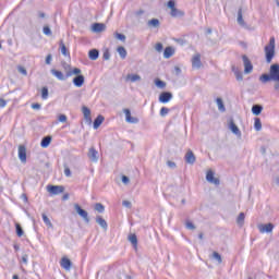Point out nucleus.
<instances>
[{"label": "nucleus", "mask_w": 279, "mask_h": 279, "mask_svg": "<svg viewBox=\"0 0 279 279\" xmlns=\"http://www.w3.org/2000/svg\"><path fill=\"white\" fill-rule=\"evenodd\" d=\"M66 77H72V75H75L73 78V84L76 86V88H82L84 86L85 77L82 75V70L78 68H71V65L65 69Z\"/></svg>", "instance_id": "nucleus-1"}, {"label": "nucleus", "mask_w": 279, "mask_h": 279, "mask_svg": "<svg viewBox=\"0 0 279 279\" xmlns=\"http://www.w3.org/2000/svg\"><path fill=\"white\" fill-rule=\"evenodd\" d=\"M266 61L269 63L274 60V56H276V38L271 37L269 43L264 48Z\"/></svg>", "instance_id": "nucleus-2"}, {"label": "nucleus", "mask_w": 279, "mask_h": 279, "mask_svg": "<svg viewBox=\"0 0 279 279\" xmlns=\"http://www.w3.org/2000/svg\"><path fill=\"white\" fill-rule=\"evenodd\" d=\"M191 64L193 71H202L204 63L202 62V53L195 52L191 58Z\"/></svg>", "instance_id": "nucleus-3"}, {"label": "nucleus", "mask_w": 279, "mask_h": 279, "mask_svg": "<svg viewBox=\"0 0 279 279\" xmlns=\"http://www.w3.org/2000/svg\"><path fill=\"white\" fill-rule=\"evenodd\" d=\"M167 8L170 10V16L173 19H182V16H184V11L175 8L174 0L168 1Z\"/></svg>", "instance_id": "nucleus-4"}, {"label": "nucleus", "mask_w": 279, "mask_h": 279, "mask_svg": "<svg viewBox=\"0 0 279 279\" xmlns=\"http://www.w3.org/2000/svg\"><path fill=\"white\" fill-rule=\"evenodd\" d=\"M227 125L228 130H230V132L233 133L236 138H243V133L241 132V129H239V125H236V122H234V119H229L227 121Z\"/></svg>", "instance_id": "nucleus-5"}, {"label": "nucleus", "mask_w": 279, "mask_h": 279, "mask_svg": "<svg viewBox=\"0 0 279 279\" xmlns=\"http://www.w3.org/2000/svg\"><path fill=\"white\" fill-rule=\"evenodd\" d=\"M276 226L272 222H262L257 225V230L260 234H274Z\"/></svg>", "instance_id": "nucleus-6"}, {"label": "nucleus", "mask_w": 279, "mask_h": 279, "mask_svg": "<svg viewBox=\"0 0 279 279\" xmlns=\"http://www.w3.org/2000/svg\"><path fill=\"white\" fill-rule=\"evenodd\" d=\"M122 112L124 114L125 123H129L131 125H136L137 123H140L141 120L138 119V117L132 114V110L124 108Z\"/></svg>", "instance_id": "nucleus-7"}, {"label": "nucleus", "mask_w": 279, "mask_h": 279, "mask_svg": "<svg viewBox=\"0 0 279 279\" xmlns=\"http://www.w3.org/2000/svg\"><path fill=\"white\" fill-rule=\"evenodd\" d=\"M74 210L78 217L83 218L85 223H90V218L88 217V211H86L80 204H74Z\"/></svg>", "instance_id": "nucleus-8"}, {"label": "nucleus", "mask_w": 279, "mask_h": 279, "mask_svg": "<svg viewBox=\"0 0 279 279\" xmlns=\"http://www.w3.org/2000/svg\"><path fill=\"white\" fill-rule=\"evenodd\" d=\"M242 62L244 66V74L250 75L254 71V65L252 64V61L250 58L245 54L242 56Z\"/></svg>", "instance_id": "nucleus-9"}, {"label": "nucleus", "mask_w": 279, "mask_h": 279, "mask_svg": "<svg viewBox=\"0 0 279 279\" xmlns=\"http://www.w3.org/2000/svg\"><path fill=\"white\" fill-rule=\"evenodd\" d=\"M46 191L49 193V195H62V193H64V186L47 185Z\"/></svg>", "instance_id": "nucleus-10"}, {"label": "nucleus", "mask_w": 279, "mask_h": 279, "mask_svg": "<svg viewBox=\"0 0 279 279\" xmlns=\"http://www.w3.org/2000/svg\"><path fill=\"white\" fill-rule=\"evenodd\" d=\"M206 180L209 182V184H215V186H219L220 184L219 177H217L213 170H207Z\"/></svg>", "instance_id": "nucleus-11"}, {"label": "nucleus", "mask_w": 279, "mask_h": 279, "mask_svg": "<svg viewBox=\"0 0 279 279\" xmlns=\"http://www.w3.org/2000/svg\"><path fill=\"white\" fill-rule=\"evenodd\" d=\"M125 82H129L130 84H138L143 82V76L138 73H129L125 76Z\"/></svg>", "instance_id": "nucleus-12"}, {"label": "nucleus", "mask_w": 279, "mask_h": 279, "mask_svg": "<svg viewBox=\"0 0 279 279\" xmlns=\"http://www.w3.org/2000/svg\"><path fill=\"white\" fill-rule=\"evenodd\" d=\"M269 73L272 82H279V64L278 63H274L270 65Z\"/></svg>", "instance_id": "nucleus-13"}, {"label": "nucleus", "mask_w": 279, "mask_h": 279, "mask_svg": "<svg viewBox=\"0 0 279 279\" xmlns=\"http://www.w3.org/2000/svg\"><path fill=\"white\" fill-rule=\"evenodd\" d=\"M81 110H82L85 121L88 123V125H92L93 124V116L90 113V108L83 106L81 108Z\"/></svg>", "instance_id": "nucleus-14"}, {"label": "nucleus", "mask_w": 279, "mask_h": 279, "mask_svg": "<svg viewBox=\"0 0 279 279\" xmlns=\"http://www.w3.org/2000/svg\"><path fill=\"white\" fill-rule=\"evenodd\" d=\"M17 154L21 162H27V148L24 145L19 146Z\"/></svg>", "instance_id": "nucleus-15"}, {"label": "nucleus", "mask_w": 279, "mask_h": 279, "mask_svg": "<svg viewBox=\"0 0 279 279\" xmlns=\"http://www.w3.org/2000/svg\"><path fill=\"white\" fill-rule=\"evenodd\" d=\"M87 156L90 162H99V151L94 147L89 148Z\"/></svg>", "instance_id": "nucleus-16"}, {"label": "nucleus", "mask_w": 279, "mask_h": 279, "mask_svg": "<svg viewBox=\"0 0 279 279\" xmlns=\"http://www.w3.org/2000/svg\"><path fill=\"white\" fill-rule=\"evenodd\" d=\"M244 12L243 8H239L236 22L240 27H247V23L245 22V19H243Z\"/></svg>", "instance_id": "nucleus-17"}, {"label": "nucleus", "mask_w": 279, "mask_h": 279, "mask_svg": "<svg viewBox=\"0 0 279 279\" xmlns=\"http://www.w3.org/2000/svg\"><path fill=\"white\" fill-rule=\"evenodd\" d=\"M173 99V94L169 92H163L159 95V101L160 104H169Z\"/></svg>", "instance_id": "nucleus-18"}, {"label": "nucleus", "mask_w": 279, "mask_h": 279, "mask_svg": "<svg viewBox=\"0 0 279 279\" xmlns=\"http://www.w3.org/2000/svg\"><path fill=\"white\" fill-rule=\"evenodd\" d=\"M95 221L105 232L108 230V221L105 220L104 216H96Z\"/></svg>", "instance_id": "nucleus-19"}, {"label": "nucleus", "mask_w": 279, "mask_h": 279, "mask_svg": "<svg viewBox=\"0 0 279 279\" xmlns=\"http://www.w3.org/2000/svg\"><path fill=\"white\" fill-rule=\"evenodd\" d=\"M92 32H95V34H101V32H106V24H104V23L93 24Z\"/></svg>", "instance_id": "nucleus-20"}, {"label": "nucleus", "mask_w": 279, "mask_h": 279, "mask_svg": "<svg viewBox=\"0 0 279 279\" xmlns=\"http://www.w3.org/2000/svg\"><path fill=\"white\" fill-rule=\"evenodd\" d=\"M60 265L62 269H65V271H71V259L69 257H62L60 260Z\"/></svg>", "instance_id": "nucleus-21"}, {"label": "nucleus", "mask_w": 279, "mask_h": 279, "mask_svg": "<svg viewBox=\"0 0 279 279\" xmlns=\"http://www.w3.org/2000/svg\"><path fill=\"white\" fill-rule=\"evenodd\" d=\"M235 222L238 228H243L245 226V213H240L235 218Z\"/></svg>", "instance_id": "nucleus-22"}, {"label": "nucleus", "mask_w": 279, "mask_h": 279, "mask_svg": "<svg viewBox=\"0 0 279 279\" xmlns=\"http://www.w3.org/2000/svg\"><path fill=\"white\" fill-rule=\"evenodd\" d=\"M175 54V48L169 46L166 47V49L163 50V58L166 60H169V58L173 57Z\"/></svg>", "instance_id": "nucleus-23"}, {"label": "nucleus", "mask_w": 279, "mask_h": 279, "mask_svg": "<svg viewBox=\"0 0 279 279\" xmlns=\"http://www.w3.org/2000/svg\"><path fill=\"white\" fill-rule=\"evenodd\" d=\"M147 27L149 29H158L160 27V20L158 19H151L147 22Z\"/></svg>", "instance_id": "nucleus-24"}, {"label": "nucleus", "mask_w": 279, "mask_h": 279, "mask_svg": "<svg viewBox=\"0 0 279 279\" xmlns=\"http://www.w3.org/2000/svg\"><path fill=\"white\" fill-rule=\"evenodd\" d=\"M210 258L211 260L217 263V265H221L223 263V258L221 257V254H219V252H213Z\"/></svg>", "instance_id": "nucleus-25"}, {"label": "nucleus", "mask_w": 279, "mask_h": 279, "mask_svg": "<svg viewBox=\"0 0 279 279\" xmlns=\"http://www.w3.org/2000/svg\"><path fill=\"white\" fill-rule=\"evenodd\" d=\"M185 161L187 162V165H195V154L189 150L185 155Z\"/></svg>", "instance_id": "nucleus-26"}, {"label": "nucleus", "mask_w": 279, "mask_h": 279, "mask_svg": "<svg viewBox=\"0 0 279 279\" xmlns=\"http://www.w3.org/2000/svg\"><path fill=\"white\" fill-rule=\"evenodd\" d=\"M232 72L234 73V76L238 82H243V72H241V70H239V68L233 65Z\"/></svg>", "instance_id": "nucleus-27"}, {"label": "nucleus", "mask_w": 279, "mask_h": 279, "mask_svg": "<svg viewBox=\"0 0 279 279\" xmlns=\"http://www.w3.org/2000/svg\"><path fill=\"white\" fill-rule=\"evenodd\" d=\"M41 217L48 230H53V222H51V219H49V216H47V214H43Z\"/></svg>", "instance_id": "nucleus-28"}, {"label": "nucleus", "mask_w": 279, "mask_h": 279, "mask_svg": "<svg viewBox=\"0 0 279 279\" xmlns=\"http://www.w3.org/2000/svg\"><path fill=\"white\" fill-rule=\"evenodd\" d=\"M128 239L133 247L136 250L138 247V238H136V234L131 233L129 234Z\"/></svg>", "instance_id": "nucleus-29"}, {"label": "nucleus", "mask_w": 279, "mask_h": 279, "mask_svg": "<svg viewBox=\"0 0 279 279\" xmlns=\"http://www.w3.org/2000/svg\"><path fill=\"white\" fill-rule=\"evenodd\" d=\"M51 73L54 75V77H57V80H60L61 82H64V80H66V76H64V73H62L61 71L52 69Z\"/></svg>", "instance_id": "nucleus-30"}, {"label": "nucleus", "mask_w": 279, "mask_h": 279, "mask_svg": "<svg viewBox=\"0 0 279 279\" xmlns=\"http://www.w3.org/2000/svg\"><path fill=\"white\" fill-rule=\"evenodd\" d=\"M117 51L122 60H125V58H128V50L125 49V47L119 46L117 48Z\"/></svg>", "instance_id": "nucleus-31"}, {"label": "nucleus", "mask_w": 279, "mask_h": 279, "mask_svg": "<svg viewBox=\"0 0 279 279\" xmlns=\"http://www.w3.org/2000/svg\"><path fill=\"white\" fill-rule=\"evenodd\" d=\"M216 106H217L219 112H226V105L223 104V99L217 98Z\"/></svg>", "instance_id": "nucleus-32"}, {"label": "nucleus", "mask_w": 279, "mask_h": 279, "mask_svg": "<svg viewBox=\"0 0 279 279\" xmlns=\"http://www.w3.org/2000/svg\"><path fill=\"white\" fill-rule=\"evenodd\" d=\"M49 145H51V136L44 137L40 142V147H43L44 149H47Z\"/></svg>", "instance_id": "nucleus-33"}, {"label": "nucleus", "mask_w": 279, "mask_h": 279, "mask_svg": "<svg viewBox=\"0 0 279 279\" xmlns=\"http://www.w3.org/2000/svg\"><path fill=\"white\" fill-rule=\"evenodd\" d=\"M104 116H98L94 121V130H99V126L101 125V123H104Z\"/></svg>", "instance_id": "nucleus-34"}, {"label": "nucleus", "mask_w": 279, "mask_h": 279, "mask_svg": "<svg viewBox=\"0 0 279 279\" xmlns=\"http://www.w3.org/2000/svg\"><path fill=\"white\" fill-rule=\"evenodd\" d=\"M254 130L256 132H260V130H263V122H260L259 118L254 119Z\"/></svg>", "instance_id": "nucleus-35"}, {"label": "nucleus", "mask_w": 279, "mask_h": 279, "mask_svg": "<svg viewBox=\"0 0 279 279\" xmlns=\"http://www.w3.org/2000/svg\"><path fill=\"white\" fill-rule=\"evenodd\" d=\"M252 112L255 117H258L260 114V112H263V106H260V105L253 106Z\"/></svg>", "instance_id": "nucleus-36"}, {"label": "nucleus", "mask_w": 279, "mask_h": 279, "mask_svg": "<svg viewBox=\"0 0 279 279\" xmlns=\"http://www.w3.org/2000/svg\"><path fill=\"white\" fill-rule=\"evenodd\" d=\"M57 121L59 123H69V117H66L64 113H59L57 114Z\"/></svg>", "instance_id": "nucleus-37"}, {"label": "nucleus", "mask_w": 279, "mask_h": 279, "mask_svg": "<svg viewBox=\"0 0 279 279\" xmlns=\"http://www.w3.org/2000/svg\"><path fill=\"white\" fill-rule=\"evenodd\" d=\"M154 84L157 88H166L167 87V83H165L160 78H155L154 80Z\"/></svg>", "instance_id": "nucleus-38"}, {"label": "nucleus", "mask_w": 279, "mask_h": 279, "mask_svg": "<svg viewBox=\"0 0 279 279\" xmlns=\"http://www.w3.org/2000/svg\"><path fill=\"white\" fill-rule=\"evenodd\" d=\"M259 82H262L263 84H267V82H272L271 81V74H263L260 77H259Z\"/></svg>", "instance_id": "nucleus-39"}, {"label": "nucleus", "mask_w": 279, "mask_h": 279, "mask_svg": "<svg viewBox=\"0 0 279 279\" xmlns=\"http://www.w3.org/2000/svg\"><path fill=\"white\" fill-rule=\"evenodd\" d=\"M88 56L92 60H97V58H99V50L97 49L89 50Z\"/></svg>", "instance_id": "nucleus-40"}, {"label": "nucleus", "mask_w": 279, "mask_h": 279, "mask_svg": "<svg viewBox=\"0 0 279 279\" xmlns=\"http://www.w3.org/2000/svg\"><path fill=\"white\" fill-rule=\"evenodd\" d=\"M113 36H114V38H116L117 40H120L121 43H125V40H126L125 35H124V34H121V33H119V32H116V33L113 34Z\"/></svg>", "instance_id": "nucleus-41"}, {"label": "nucleus", "mask_w": 279, "mask_h": 279, "mask_svg": "<svg viewBox=\"0 0 279 279\" xmlns=\"http://www.w3.org/2000/svg\"><path fill=\"white\" fill-rule=\"evenodd\" d=\"M185 228L186 230H191L193 232L196 230L197 227L195 226V223H193V221L187 220L185 221Z\"/></svg>", "instance_id": "nucleus-42"}, {"label": "nucleus", "mask_w": 279, "mask_h": 279, "mask_svg": "<svg viewBox=\"0 0 279 279\" xmlns=\"http://www.w3.org/2000/svg\"><path fill=\"white\" fill-rule=\"evenodd\" d=\"M94 210H96L97 213H104V210H106V207L101 203H96L94 205Z\"/></svg>", "instance_id": "nucleus-43"}, {"label": "nucleus", "mask_w": 279, "mask_h": 279, "mask_svg": "<svg viewBox=\"0 0 279 279\" xmlns=\"http://www.w3.org/2000/svg\"><path fill=\"white\" fill-rule=\"evenodd\" d=\"M154 49H155V51H157V53H162L165 46L162 45V43H157L154 45Z\"/></svg>", "instance_id": "nucleus-44"}, {"label": "nucleus", "mask_w": 279, "mask_h": 279, "mask_svg": "<svg viewBox=\"0 0 279 279\" xmlns=\"http://www.w3.org/2000/svg\"><path fill=\"white\" fill-rule=\"evenodd\" d=\"M15 232L19 236H23V234H25V232L23 231V227H21L20 223H15Z\"/></svg>", "instance_id": "nucleus-45"}, {"label": "nucleus", "mask_w": 279, "mask_h": 279, "mask_svg": "<svg viewBox=\"0 0 279 279\" xmlns=\"http://www.w3.org/2000/svg\"><path fill=\"white\" fill-rule=\"evenodd\" d=\"M60 49H61L62 56H69V50L66 49L64 41H60Z\"/></svg>", "instance_id": "nucleus-46"}, {"label": "nucleus", "mask_w": 279, "mask_h": 279, "mask_svg": "<svg viewBox=\"0 0 279 279\" xmlns=\"http://www.w3.org/2000/svg\"><path fill=\"white\" fill-rule=\"evenodd\" d=\"M17 72L21 73V75H24V77L27 75V69H25L23 65L17 66Z\"/></svg>", "instance_id": "nucleus-47"}, {"label": "nucleus", "mask_w": 279, "mask_h": 279, "mask_svg": "<svg viewBox=\"0 0 279 279\" xmlns=\"http://www.w3.org/2000/svg\"><path fill=\"white\" fill-rule=\"evenodd\" d=\"M49 97V89L47 87L41 88V98L47 99Z\"/></svg>", "instance_id": "nucleus-48"}, {"label": "nucleus", "mask_w": 279, "mask_h": 279, "mask_svg": "<svg viewBox=\"0 0 279 279\" xmlns=\"http://www.w3.org/2000/svg\"><path fill=\"white\" fill-rule=\"evenodd\" d=\"M121 180H122V183L124 184V186H129V184H130V179H129L128 175L123 174V175L121 177Z\"/></svg>", "instance_id": "nucleus-49"}, {"label": "nucleus", "mask_w": 279, "mask_h": 279, "mask_svg": "<svg viewBox=\"0 0 279 279\" xmlns=\"http://www.w3.org/2000/svg\"><path fill=\"white\" fill-rule=\"evenodd\" d=\"M104 60H110V50L106 48L102 53Z\"/></svg>", "instance_id": "nucleus-50"}, {"label": "nucleus", "mask_w": 279, "mask_h": 279, "mask_svg": "<svg viewBox=\"0 0 279 279\" xmlns=\"http://www.w3.org/2000/svg\"><path fill=\"white\" fill-rule=\"evenodd\" d=\"M167 114H169V108L162 107L160 109V117H167Z\"/></svg>", "instance_id": "nucleus-51"}, {"label": "nucleus", "mask_w": 279, "mask_h": 279, "mask_svg": "<svg viewBox=\"0 0 279 279\" xmlns=\"http://www.w3.org/2000/svg\"><path fill=\"white\" fill-rule=\"evenodd\" d=\"M122 206H124V208H132V202H130V201H123V202H122Z\"/></svg>", "instance_id": "nucleus-52"}, {"label": "nucleus", "mask_w": 279, "mask_h": 279, "mask_svg": "<svg viewBox=\"0 0 279 279\" xmlns=\"http://www.w3.org/2000/svg\"><path fill=\"white\" fill-rule=\"evenodd\" d=\"M5 106H8V100L0 98V108H5Z\"/></svg>", "instance_id": "nucleus-53"}, {"label": "nucleus", "mask_w": 279, "mask_h": 279, "mask_svg": "<svg viewBox=\"0 0 279 279\" xmlns=\"http://www.w3.org/2000/svg\"><path fill=\"white\" fill-rule=\"evenodd\" d=\"M44 34H46V36H51V28H49V26H45Z\"/></svg>", "instance_id": "nucleus-54"}, {"label": "nucleus", "mask_w": 279, "mask_h": 279, "mask_svg": "<svg viewBox=\"0 0 279 279\" xmlns=\"http://www.w3.org/2000/svg\"><path fill=\"white\" fill-rule=\"evenodd\" d=\"M167 166L170 168V169H175V162L174 161H167Z\"/></svg>", "instance_id": "nucleus-55"}, {"label": "nucleus", "mask_w": 279, "mask_h": 279, "mask_svg": "<svg viewBox=\"0 0 279 279\" xmlns=\"http://www.w3.org/2000/svg\"><path fill=\"white\" fill-rule=\"evenodd\" d=\"M274 184H276L277 186H279V175H275L272 179Z\"/></svg>", "instance_id": "nucleus-56"}, {"label": "nucleus", "mask_w": 279, "mask_h": 279, "mask_svg": "<svg viewBox=\"0 0 279 279\" xmlns=\"http://www.w3.org/2000/svg\"><path fill=\"white\" fill-rule=\"evenodd\" d=\"M64 174L66 175V178H71V169L65 168L64 169Z\"/></svg>", "instance_id": "nucleus-57"}, {"label": "nucleus", "mask_w": 279, "mask_h": 279, "mask_svg": "<svg viewBox=\"0 0 279 279\" xmlns=\"http://www.w3.org/2000/svg\"><path fill=\"white\" fill-rule=\"evenodd\" d=\"M32 108L33 110H40V104H33Z\"/></svg>", "instance_id": "nucleus-58"}, {"label": "nucleus", "mask_w": 279, "mask_h": 279, "mask_svg": "<svg viewBox=\"0 0 279 279\" xmlns=\"http://www.w3.org/2000/svg\"><path fill=\"white\" fill-rule=\"evenodd\" d=\"M274 88L277 93H279V81L275 82Z\"/></svg>", "instance_id": "nucleus-59"}, {"label": "nucleus", "mask_w": 279, "mask_h": 279, "mask_svg": "<svg viewBox=\"0 0 279 279\" xmlns=\"http://www.w3.org/2000/svg\"><path fill=\"white\" fill-rule=\"evenodd\" d=\"M51 54H48L47 58H46V64H51Z\"/></svg>", "instance_id": "nucleus-60"}, {"label": "nucleus", "mask_w": 279, "mask_h": 279, "mask_svg": "<svg viewBox=\"0 0 279 279\" xmlns=\"http://www.w3.org/2000/svg\"><path fill=\"white\" fill-rule=\"evenodd\" d=\"M174 71L178 75H180V73H182V70L180 69V66H174Z\"/></svg>", "instance_id": "nucleus-61"}, {"label": "nucleus", "mask_w": 279, "mask_h": 279, "mask_svg": "<svg viewBox=\"0 0 279 279\" xmlns=\"http://www.w3.org/2000/svg\"><path fill=\"white\" fill-rule=\"evenodd\" d=\"M22 263H24L25 265H27V255H23V256H22Z\"/></svg>", "instance_id": "nucleus-62"}, {"label": "nucleus", "mask_w": 279, "mask_h": 279, "mask_svg": "<svg viewBox=\"0 0 279 279\" xmlns=\"http://www.w3.org/2000/svg\"><path fill=\"white\" fill-rule=\"evenodd\" d=\"M142 14H145V11H144V10H138V11L136 12V15H137V16H141Z\"/></svg>", "instance_id": "nucleus-63"}, {"label": "nucleus", "mask_w": 279, "mask_h": 279, "mask_svg": "<svg viewBox=\"0 0 279 279\" xmlns=\"http://www.w3.org/2000/svg\"><path fill=\"white\" fill-rule=\"evenodd\" d=\"M62 199H64V201L69 199V194H64V195L62 196Z\"/></svg>", "instance_id": "nucleus-64"}]
</instances>
